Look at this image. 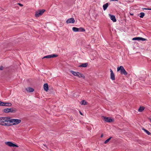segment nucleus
I'll use <instances>...</instances> for the list:
<instances>
[{"label": "nucleus", "instance_id": "obj_1", "mask_svg": "<svg viewBox=\"0 0 151 151\" xmlns=\"http://www.w3.org/2000/svg\"><path fill=\"white\" fill-rule=\"evenodd\" d=\"M21 120L20 119H11L10 117H2L1 118V125L10 126L12 125H15L20 123Z\"/></svg>", "mask_w": 151, "mask_h": 151}, {"label": "nucleus", "instance_id": "obj_2", "mask_svg": "<svg viewBox=\"0 0 151 151\" xmlns=\"http://www.w3.org/2000/svg\"><path fill=\"white\" fill-rule=\"evenodd\" d=\"M17 111V109L14 108H11L9 109H4L2 110V111L4 113L11 112L12 113H15Z\"/></svg>", "mask_w": 151, "mask_h": 151}, {"label": "nucleus", "instance_id": "obj_3", "mask_svg": "<svg viewBox=\"0 0 151 151\" xmlns=\"http://www.w3.org/2000/svg\"><path fill=\"white\" fill-rule=\"evenodd\" d=\"M120 71V73L122 75H124L126 76L127 75V73L125 70L124 67L122 66H121L118 67L117 68V71Z\"/></svg>", "mask_w": 151, "mask_h": 151}, {"label": "nucleus", "instance_id": "obj_4", "mask_svg": "<svg viewBox=\"0 0 151 151\" xmlns=\"http://www.w3.org/2000/svg\"><path fill=\"white\" fill-rule=\"evenodd\" d=\"M45 11V10H40L36 12L35 16L36 17H38L42 15L44 12Z\"/></svg>", "mask_w": 151, "mask_h": 151}, {"label": "nucleus", "instance_id": "obj_5", "mask_svg": "<svg viewBox=\"0 0 151 151\" xmlns=\"http://www.w3.org/2000/svg\"><path fill=\"white\" fill-rule=\"evenodd\" d=\"M5 144L9 147H18V146L15 145L11 142H5Z\"/></svg>", "mask_w": 151, "mask_h": 151}, {"label": "nucleus", "instance_id": "obj_6", "mask_svg": "<svg viewBox=\"0 0 151 151\" xmlns=\"http://www.w3.org/2000/svg\"><path fill=\"white\" fill-rule=\"evenodd\" d=\"M103 119H104V121L107 122H111L114 121V119H111L110 117H106L104 116H102V117Z\"/></svg>", "mask_w": 151, "mask_h": 151}, {"label": "nucleus", "instance_id": "obj_7", "mask_svg": "<svg viewBox=\"0 0 151 151\" xmlns=\"http://www.w3.org/2000/svg\"><path fill=\"white\" fill-rule=\"evenodd\" d=\"M12 105V104L10 103H4L1 101V106L10 107Z\"/></svg>", "mask_w": 151, "mask_h": 151}, {"label": "nucleus", "instance_id": "obj_8", "mask_svg": "<svg viewBox=\"0 0 151 151\" xmlns=\"http://www.w3.org/2000/svg\"><path fill=\"white\" fill-rule=\"evenodd\" d=\"M58 56V55L56 54H51L49 55L46 56H45L42 58V59L45 58H51L56 57Z\"/></svg>", "mask_w": 151, "mask_h": 151}, {"label": "nucleus", "instance_id": "obj_9", "mask_svg": "<svg viewBox=\"0 0 151 151\" xmlns=\"http://www.w3.org/2000/svg\"><path fill=\"white\" fill-rule=\"evenodd\" d=\"M110 71L111 72L110 78L112 80H115V76L114 74L111 69H110Z\"/></svg>", "mask_w": 151, "mask_h": 151}, {"label": "nucleus", "instance_id": "obj_10", "mask_svg": "<svg viewBox=\"0 0 151 151\" xmlns=\"http://www.w3.org/2000/svg\"><path fill=\"white\" fill-rule=\"evenodd\" d=\"M132 40H137L138 41H145L147 39L143 38L140 37H135L132 38Z\"/></svg>", "mask_w": 151, "mask_h": 151}, {"label": "nucleus", "instance_id": "obj_11", "mask_svg": "<svg viewBox=\"0 0 151 151\" xmlns=\"http://www.w3.org/2000/svg\"><path fill=\"white\" fill-rule=\"evenodd\" d=\"M75 20L73 18H70L68 19L67 21L66 22L67 24L69 23H74L75 22Z\"/></svg>", "mask_w": 151, "mask_h": 151}, {"label": "nucleus", "instance_id": "obj_12", "mask_svg": "<svg viewBox=\"0 0 151 151\" xmlns=\"http://www.w3.org/2000/svg\"><path fill=\"white\" fill-rule=\"evenodd\" d=\"M109 16L110 17L111 19L113 22H116V19L114 16L111 14H109Z\"/></svg>", "mask_w": 151, "mask_h": 151}, {"label": "nucleus", "instance_id": "obj_13", "mask_svg": "<svg viewBox=\"0 0 151 151\" xmlns=\"http://www.w3.org/2000/svg\"><path fill=\"white\" fill-rule=\"evenodd\" d=\"M44 90L46 91H47L48 90V85L47 83H45L44 85Z\"/></svg>", "mask_w": 151, "mask_h": 151}, {"label": "nucleus", "instance_id": "obj_14", "mask_svg": "<svg viewBox=\"0 0 151 151\" xmlns=\"http://www.w3.org/2000/svg\"><path fill=\"white\" fill-rule=\"evenodd\" d=\"M70 72L73 75L75 76H78V74L79 73V72H75L73 70H71Z\"/></svg>", "mask_w": 151, "mask_h": 151}, {"label": "nucleus", "instance_id": "obj_15", "mask_svg": "<svg viewBox=\"0 0 151 151\" xmlns=\"http://www.w3.org/2000/svg\"><path fill=\"white\" fill-rule=\"evenodd\" d=\"M26 90L29 92H32L34 91V89L33 88L30 87L26 88Z\"/></svg>", "mask_w": 151, "mask_h": 151}, {"label": "nucleus", "instance_id": "obj_16", "mask_svg": "<svg viewBox=\"0 0 151 151\" xmlns=\"http://www.w3.org/2000/svg\"><path fill=\"white\" fill-rule=\"evenodd\" d=\"M109 6L108 3H106L104 4L103 6V9L104 10H106Z\"/></svg>", "mask_w": 151, "mask_h": 151}, {"label": "nucleus", "instance_id": "obj_17", "mask_svg": "<svg viewBox=\"0 0 151 151\" xmlns=\"http://www.w3.org/2000/svg\"><path fill=\"white\" fill-rule=\"evenodd\" d=\"M88 65V64L87 63H83L81 65L79 66V67H86Z\"/></svg>", "mask_w": 151, "mask_h": 151}, {"label": "nucleus", "instance_id": "obj_18", "mask_svg": "<svg viewBox=\"0 0 151 151\" xmlns=\"http://www.w3.org/2000/svg\"><path fill=\"white\" fill-rule=\"evenodd\" d=\"M79 78H84L85 76L83 75L81 73L79 72L78 74V76H77Z\"/></svg>", "mask_w": 151, "mask_h": 151}, {"label": "nucleus", "instance_id": "obj_19", "mask_svg": "<svg viewBox=\"0 0 151 151\" xmlns=\"http://www.w3.org/2000/svg\"><path fill=\"white\" fill-rule=\"evenodd\" d=\"M74 32H78V28L73 27L72 28Z\"/></svg>", "mask_w": 151, "mask_h": 151}, {"label": "nucleus", "instance_id": "obj_20", "mask_svg": "<svg viewBox=\"0 0 151 151\" xmlns=\"http://www.w3.org/2000/svg\"><path fill=\"white\" fill-rule=\"evenodd\" d=\"M142 129L148 135H150L151 134V133L148 130L145 129L144 128H143Z\"/></svg>", "mask_w": 151, "mask_h": 151}, {"label": "nucleus", "instance_id": "obj_21", "mask_svg": "<svg viewBox=\"0 0 151 151\" xmlns=\"http://www.w3.org/2000/svg\"><path fill=\"white\" fill-rule=\"evenodd\" d=\"M144 109V108L143 107H140L138 109V111L140 112H142Z\"/></svg>", "mask_w": 151, "mask_h": 151}, {"label": "nucleus", "instance_id": "obj_22", "mask_svg": "<svg viewBox=\"0 0 151 151\" xmlns=\"http://www.w3.org/2000/svg\"><path fill=\"white\" fill-rule=\"evenodd\" d=\"M85 29L82 27L78 28V32H85Z\"/></svg>", "mask_w": 151, "mask_h": 151}, {"label": "nucleus", "instance_id": "obj_23", "mask_svg": "<svg viewBox=\"0 0 151 151\" xmlns=\"http://www.w3.org/2000/svg\"><path fill=\"white\" fill-rule=\"evenodd\" d=\"M81 104L82 105H85L86 104V102L85 100H83L81 101Z\"/></svg>", "mask_w": 151, "mask_h": 151}, {"label": "nucleus", "instance_id": "obj_24", "mask_svg": "<svg viewBox=\"0 0 151 151\" xmlns=\"http://www.w3.org/2000/svg\"><path fill=\"white\" fill-rule=\"evenodd\" d=\"M112 138V137H111L109 138H108L104 142V143L106 144Z\"/></svg>", "mask_w": 151, "mask_h": 151}, {"label": "nucleus", "instance_id": "obj_25", "mask_svg": "<svg viewBox=\"0 0 151 151\" xmlns=\"http://www.w3.org/2000/svg\"><path fill=\"white\" fill-rule=\"evenodd\" d=\"M140 15L139 16L140 17L142 18L145 16V13L143 12H141L140 14Z\"/></svg>", "mask_w": 151, "mask_h": 151}, {"label": "nucleus", "instance_id": "obj_26", "mask_svg": "<svg viewBox=\"0 0 151 151\" xmlns=\"http://www.w3.org/2000/svg\"><path fill=\"white\" fill-rule=\"evenodd\" d=\"M142 9L143 10H151V8H143Z\"/></svg>", "mask_w": 151, "mask_h": 151}, {"label": "nucleus", "instance_id": "obj_27", "mask_svg": "<svg viewBox=\"0 0 151 151\" xmlns=\"http://www.w3.org/2000/svg\"><path fill=\"white\" fill-rule=\"evenodd\" d=\"M17 4L21 6H23V5L20 3H18Z\"/></svg>", "mask_w": 151, "mask_h": 151}, {"label": "nucleus", "instance_id": "obj_28", "mask_svg": "<svg viewBox=\"0 0 151 151\" xmlns=\"http://www.w3.org/2000/svg\"><path fill=\"white\" fill-rule=\"evenodd\" d=\"M118 1V0H110V1Z\"/></svg>", "mask_w": 151, "mask_h": 151}, {"label": "nucleus", "instance_id": "obj_29", "mask_svg": "<svg viewBox=\"0 0 151 151\" xmlns=\"http://www.w3.org/2000/svg\"><path fill=\"white\" fill-rule=\"evenodd\" d=\"M3 69V68L2 66H1V70Z\"/></svg>", "mask_w": 151, "mask_h": 151}, {"label": "nucleus", "instance_id": "obj_30", "mask_svg": "<svg viewBox=\"0 0 151 151\" xmlns=\"http://www.w3.org/2000/svg\"><path fill=\"white\" fill-rule=\"evenodd\" d=\"M79 112H80V114L81 115H83V114L80 111H79Z\"/></svg>", "mask_w": 151, "mask_h": 151}, {"label": "nucleus", "instance_id": "obj_31", "mask_svg": "<svg viewBox=\"0 0 151 151\" xmlns=\"http://www.w3.org/2000/svg\"><path fill=\"white\" fill-rule=\"evenodd\" d=\"M44 145L45 147H46V148H48V147L46 146V145Z\"/></svg>", "mask_w": 151, "mask_h": 151}, {"label": "nucleus", "instance_id": "obj_32", "mask_svg": "<svg viewBox=\"0 0 151 151\" xmlns=\"http://www.w3.org/2000/svg\"><path fill=\"white\" fill-rule=\"evenodd\" d=\"M149 119L150 120V121L151 122V119L150 118H149Z\"/></svg>", "mask_w": 151, "mask_h": 151}, {"label": "nucleus", "instance_id": "obj_33", "mask_svg": "<svg viewBox=\"0 0 151 151\" xmlns=\"http://www.w3.org/2000/svg\"><path fill=\"white\" fill-rule=\"evenodd\" d=\"M103 134H102L101 135V137H103Z\"/></svg>", "mask_w": 151, "mask_h": 151}, {"label": "nucleus", "instance_id": "obj_34", "mask_svg": "<svg viewBox=\"0 0 151 151\" xmlns=\"http://www.w3.org/2000/svg\"><path fill=\"white\" fill-rule=\"evenodd\" d=\"M71 119H73V117L71 118Z\"/></svg>", "mask_w": 151, "mask_h": 151}]
</instances>
